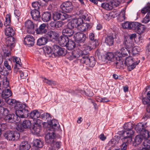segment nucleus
Masks as SVG:
<instances>
[{"mask_svg": "<svg viewBox=\"0 0 150 150\" xmlns=\"http://www.w3.org/2000/svg\"><path fill=\"white\" fill-rule=\"evenodd\" d=\"M14 108L16 110V114L21 118H27L28 117L29 108L23 104L16 102Z\"/></svg>", "mask_w": 150, "mask_h": 150, "instance_id": "obj_1", "label": "nucleus"}, {"mask_svg": "<svg viewBox=\"0 0 150 150\" xmlns=\"http://www.w3.org/2000/svg\"><path fill=\"white\" fill-rule=\"evenodd\" d=\"M143 103L144 105H147L146 110L147 113H145L142 117V119L147 120L150 117V91L148 92L147 96L142 99Z\"/></svg>", "mask_w": 150, "mask_h": 150, "instance_id": "obj_2", "label": "nucleus"}, {"mask_svg": "<svg viewBox=\"0 0 150 150\" xmlns=\"http://www.w3.org/2000/svg\"><path fill=\"white\" fill-rule=\"evenodd\" d=\"M4 136V137L9 141H16L19 138V133L16 131L8 130L5 132Z\"/></svg>", "mask_w": 150, "mask_h": 150, "instance_id": "obj_3", "label": "nucleus"}, {"mask_svg": "<svg viewBox=\"0 0 150 150\" xmlns=\"http://www.w3.org/2000/svg\"><path fill=\"white\" fill-rule=\"evenodd\" d=\"M122 54L120 52H115V60L114 62L115 63L116 67L117 69H122L124 68L125 66V62L121 57Z\"/></svg>", "mask_w": 150, "mask_h": 150, "instance_id": "obj_4", "label": "nucleus"}, {"mask_svg": "<svg viewBox=\"0 0 150 150\" xmlns=\"http://www.w3.org/2000/svg\"><path fill=\"white\" fill-rule=\"evenodd\" d=\"M124 62L125 66H127L128 70L129 71H130L134 69L136 66L139 64L140 62V60H139L134 62L132 57H129L127 58Z\"/></svg>", "mask_w": 150, "mask_h": 150, "instance_id": "obj_5", "label": "nucleus"}, {"mask_svg": "<svg viewBox=\"0 0 150 150\" xmlns=\"http://www.w3.org/2000/svg\"><path fill=\"white\" fill-rule=\"evenodd\" d=\"M85 51H82L79 48L69 53V56L67 58L69 60H72L74 59L79 58V59L80 60L83 56H84L85 54Z\"/></svg>", "mask_w": 150, "mask_h": 150, "instance_id": "obj_6", "label": "nucleus"}, {"mask_svg": "<svg viewBox=\"0 0 150 150\" xmlns=\"http://www.w3.org/2000/svg\"><path fill=\"white\" fill-rule=\"evenodd\" d=\"M80 61L82 64H85L91 67L94 66L96 63V61L93 57H88L86 54L83 56L80 59Z\"/></svg>", "mask_w": 150, "mask_h": 150, "instance_id": "obj_7", "label": "nucleus"}, {"mask_svg": "<svg viewBox=\"0 0 150 150\" xmlns=\"http://www.w3.org/2000/svg\"><path fill=\"white\" fill-rule=\"evenodd\" d=\"M111 31H109L105 37V42L106 45L109 46H112L114 44V39L115 38V33L111 29Z\"/></svg>", "mask_w": 150, "mask_h": 150, "instance_id": "obj_8", "label": "nucleus"}, {"mask_svg": "<svg viewBox=\"0 0 150 150\" xmlns=\"http://www.w3.org/2000/svg\"><path fill=\"white\" fill-rule=\"evenodd\" d=\"M136 34L135 33L125 37L124 40V45H126L127 47L129 49L132 48L133 46H134L133 40L136 38Z\"/></svg>", "mask_w": 150, "mask_h": 150, "instance_id": "obj_9", "label": "nucleus"}, {"mask_svg": "<svg viewBox=\"0 0 150 150\" xmlns=\"http://www.w3.org/2000/svg\"><path fill=\"white\" fill-rule=\"evenodd\" d=\"M52 51L54 55L64 56L66 53V50L63 47L58 45H54L52 47Z\"/></svg>", "mask_w": 150, "mask_h": 150, "instance_id": "obj_10", "label": "nucleus"}, {"mask_svg": "<svg viewBox=\"0 0 150 150\" xmlns=\"http://www.w3.org/2000/svg\"><path fill=\"white\" fill-rule=\"evenodd\" d=\"M124 129L126 130V137H132L134 133V131L132 130L133 128V125L131 122L125 123L123 126Z\"/></svg>", "mask_w": 150, "mask_h": 150, "instance_id": "obj_11", "label": "nucleus"}, {"mask_svg": "<svg viewBox=\"0 0 150 150\" xmlns=\"http://www.w3.org/2000/svg\"><path fill=\"white\" fill-rule=\"evenodd\" d=\"M60 8L63 11L70 13L73 10V6L71 2L67 1L62 4L60 6Z\"/></svg>", "mask_w": 150, "mask_h": 150, "instance_id": "obj_12", "label": "nucleus"}, {"mask_svg": "<svg viewBox=\"0 0 150 150\" xmlns=\"http://www.w3.org/2000/svg\"><path fill=\"white\" fill-rule=\"evenodd\" d=\"M21 117L13 114H9L6 115L4 118L6 122L10 123H13L16 121H19Z\"/></svg>", "mask_w": 150, "mask_h": 150, "instance_id": "obj_13", "label": "nucleus"}, {"mask_svg": "<svg viewBox=\"0 0 150 150\" xmlns=\"http://www.w3.org/2000/svg\"><path fill=\"white\" fill-rule=\"evenodd\" d=\"M75 40L76 42L83 43L87 38L86 35L83 33L78 32L74 35Z\"/></svg>", "mask_w": 150, "mask_h": 150, "instance_id": "obj_14", "label": "nucleus"}, {"mask_svg": "<svg viewBox=\"0 0 150 150\" xmlns=\"http://www.w3.org/2000/svg\"><path fill=\"white\" fill-rule=\"evenodd\" d=\"M99 45V43L98 40H96L95 41L92 42H89L88 43L84 45V50L88 51V52L89 51H91L92 49L95 48L96 47L98 46Z\"/></svg>", "mask_w": 150, "mask_h": 150, "instance_id": "obj_15", "label": "nucleus"}, {"mask_svg": "<svg viewBox=\"0 0 150 150\" xmlns=\"http://www.w3.org/2000/svg\"><path fill=\"white\" fill-rule=\"evenodd\" d=\"M122 139L123 143L121 146V149H117L115 150H126L128 144L132 142V138L125 136V137Z\"/></svg>", "mask_w": 150, "mask_h": 150, "instance_id": "obj_16", "label": "nucleus"}, {"mask_svg": "<svg viewBox=\"0 0 150 150\" xmlns=\"http://www.w3.org/2000/svg\"><path fill=\"white\" fill-rule=\"evenodd\" d=\"M55 135L54 132H48L45 137V142L48 144L52 145L55 142Z\"/></svg>", "mask_w": 150, "mask_h": 150, "instance_id": "obj_17", "label": "nucleus"}, {"mask_svg": "<svg viewBox=\"0 0 150 150\" xmlns=\"http://www.w3.org/2000/svg\"><path fill=\"white\" fill-rule=\"evenodd\" d=\"M35 31L37 34L42 35L47 32L46 25L45 23H42L40 25L39 27L36 29Z\"/></svg>", "mask_w": 150, "mask_h": 150, "instance_id": "obj_18", "label": "nucleus"}, {"mask_svg": "<svg viewBox=\"0 0 150 150\" xmlns=\"http://www.w3.org/2000/svg\"><path fill=\"white\" fill-rule=\"evenodd\" d=\"M45 35L49 40L57 39L59 36L57 32L51 30L48 31Z\"/></svg>", "mask_w": 150, "mask_h": 150, "instance_id": "obj_19", "label": "nucleus"}, {"mask_svg": "<svg viewBox=\"0 0 150 150\" xmlns=\"http://www.w3.org/2000/svg\"><path fill=\"white\" fill-rule=\"evenodd\" d=\"M24 42L29 47L32 46L34 45L35 39L33 36L27 35L24 38Z\"/></svg>", "mask_w": 150, "mask_h": 150, "instance_id": "obj_20", "label": "nucleus"}, {"mask_svg": "<svg viewBox=\"0 0 150 150\" xmlns=\"http://www.w3.org/2000/svg\"><path fill=\"white\" fill-rule=\"evenodd\" d=\"M91 27V26L89 23L83 22L79 26L78 29L80 31L83 32L90 29Z\"/></svg>", "mask_w": 150, "mask_h": 150, "instance_id": "obj_21", "label": "nucleus"}, {"mask_svg": "<svg viewBox=\"0 0 150 150\" xmlns=\"http://www.w3.org/2000/svg\"><path fill=\"white\" fill-rule=\"evenodd\" d=\"M37 10H33L31 11L30 13L32 18L36 21L40 20L41 17L40 11Z\"/></svg>", "mask_w": 150, "mask_h": 150, "instance_id": "obj_22", "label": "nucleus"}, {"mask_svg": "<svg viewBox=\"0 0 150 150\" xmlns=\"http://www.w3.org/2000/svg\"><path fill=\"white\" fill-rule=\"evenodd\" d=\"M51 17L52 14L50 12H44L42 14L41 18L44 22H47L50 21Z\"/></svg>", "mask_w": 150, "mask_h": 150, "instance_id": "obj_23", "label": "nucleus"}, {"mask_svg": "<svg viewBox=\"0 0 150 150\" xmlns=\"http://www.w3.org/2000/svg\"><path fill=\"white\" fill-rule=\"evenodd\" d=\"M12 95V92L9 88L3 89L1 93L2 98L6 100Z\"/></svg>", "mask_w": 150, "mask_h": 150, "instance_id": "obj_24", "label": "nucleus"}, {"mask_svg": "<svg viewBox=\"0 0 150 150\" xmlns=\"http://www.w3.org/2000/svg\"><path fill=\"white\" fill-rule=\"evenodd\" d=\"M56 121L54 120H50L47 122L48 124L50 125V129H52L54 131L57 130L59 129L57 124L56 122Z\"/></svg>", "mask_w": 150, "mask_h": 150, "instance_id": "obj_25", "label": "nucleus"}, {"mask_svg": "<svg viewBox=\"0 0 150 150\" xmlns=\"http://www.w3.org/2000/svg\"><path fill=\"white\" fill-rule=\"evenodd\" d=\"M40 113L38 110H35L31 111L30 114L29 113L28 116L30 115L31 118L36 120L40 117Z\"/></svg>", "mask_w": 150, "mask_h": 150, "instance_id": "obj_26", "label": "nucleus"}, {"mask_svg": "<svg viewBox=\"0 0 150 150\" xmlns=\"http://www.w3.org/2000/svg\"><path fill=\"white\" fill-rule=\"evenodd\" d=\"M30 147V145L28 144L27 141H24L20 144L19 149V150H28Z\"/></svg>", "mask_w": 150, "mask_h": 150, "instance_id": "obj_27", "label": "nucleus"}, {"mask_svg": "<svg viewBox=\"0 0 150 150\" xmlns=\"http://www.w3.org/2000/svg\"><path fill=\"white\" fill-rule=\"evenodd\" d=\"M47 38L46 35H45L44 37H42L39 38L37 41V45L41 46L46 44L49 41Z\"/></svg>", "mask_w": 150, "mask_h": 150, "instance_id": "obj_28", "label": "nucleus"}, {"mask_svg": "<svg viewBox=\"0 0 150 150\" xmlns=\"http://www.w3.org/2000/svg\"><path fill=\"white\" fill-rule=\"evenodd\" d=\"M69 39L67 36H61L59 39V43L62 46H65L67 45Z\"/></svg>", "mask_w": 150, "mask_h": 150, "instance_id": "obj_29", "label": "nucleus"}, {"mask_svg": "<svg viewBox=\"0 0 150 150\" xmlns=\"http://www.w3.org/2000/svg\"><path fill=\"white\" fill-rule=\"evenodd\" d=\"M74 33L73 30L71 29L67 28L64 29L62 30V34L64 36L71 37Z\"/></svg>", "mask_w": 150, "mask_h": 150, "instance_id": "obj_30", "label": "nucleus"}, {"mask_svg": "<svg viewBox=\"0 0 150 150\" xmlns=\"http://www.w3.org/2000/svg\"><path fill=\"white\" fill-rule=\"evenodd\" d=\"M15 39L13 37H10L9 39H8L6 41V46L5 47H8L9 48H12L13 47L15 43Z\"/></svg>", "mask_w": 150, "mask_h": 150, "instance_id": "obj_31", "label": "nucleus"}, {"mask_svg": "<svg viewBox=\"0 0 150 150\" xmlns=\"http://www.w3.org/2000/svg\"><path fill=\"white\" fill-rule=\"evenodd\" d=\"M5 34L9 37H13L15 34V32L11 27L7 28L5 30Z\"/></svg>", "mask_w": 150, "mask_h": 150, "instance_id": "obj_32", "label": "nucleus"}, {"mask_svg": "<svg viewBox=\"0 0 150 150\" xmlns=\"http://www.w3.org/2000/svg\"><path fill=\"white\" fill-rule=\"evenodd\" d=\"M33 146L36 147L41 148L43 146L42 142L41 140L36 139H34L33 142Z\"/></svg>", "mask_w": 150, "mask_h": 150, "instance_id": "obj_33", "label": "nucleus"}, {"mask_svg": "<svg viewBox=\"0 0 150 150\" xmlns=\"http://www.w3.org/2000/svg\"><path fill=\"white\" fill-rule=\"evenodd\" d=\"M126 47H122L121 48V52H120L122 54V57H121L123 58V57H124L125 56H127L128 54H129L130 52V49L127 48L126 46L125 45Z\"/></svg>", "mask_w": 150, "mask_h": 150, "instance_id": "obj_34", "label": "nucleus"}, {"mask_svg": "<svg viewBox=\"0 0 150 150\" xmlns=\"http://www.w3.org/2000/svg\"><path fill=\"white\" fill-rule=\"evenodd\" d=\"M8 110L6 108L0 107V119L3 117V116H6L8 114Z\"/></svg>", "mask_w": 150, "mask_h": 150, "instance_id": "obj_35", "label": "nucleus"}, {"mask_svg": "<svg viewBox=\"0 0 150 150\" xmlns=\"http://www.w3.org/2000/svg\"><path fill=\"white\" fill-rule=\"evenodd\" d=\"M76 44L75 42L71 40H69L67 42L66 47L67 49L69 50H71L74 49L75 47Z\"/></svg>", "mask_w": 150, "mask_h": 150, "instance_id": "obj_36", "label": "nucleus"}, {"mask_svg": "<svg viewBox=\"0 0 150 150\" xmlns=\"http://www.w3.org/2000/svg\"><path fill=\"white\" fill-rule=\"evenodd\" d=\"M101 7L103 8L110 10L112 8V4L110 1L108 2H105L101 4Z\"/></svg>", "mask_w": 150, "mask_h": 150, "instance_id": "obj_37", "label": "nucleus"}, {"mask_svg": "<svg viewBox=\"0 0 150 150\" xmlns=\"http://www.w3.org/2000/svg\"><path fill=\"white\" fill-rule=\"evenodd\" d=\"M105 59L108 61L112 62H115V55L111 52H108L107 53Z\"/></svg>", "mask_w": 150, "mask_h": 150, "instance_id": "obj_38", "label": "nucleus"}, {"mask_svg": "<svg viewBox=\"0 0 150 150\" xmlns=\"http://www.w3.org/2000/svg\"><path fill=\"white\" fill-rule=\"evenodd\" d=\"M40 118L47 122L51 119L50 114L48 113H44L41 115Z\"/></svg>", "mask_w": 150, "mask_h": 150, "instance_id": "obj_39", "label": "nucleus"}, {"mask_svg": "<svg viewBox=\"0 0 150 150\" xmlns=\"http://www.w3.org/2000/svg\"><path fill=\"white\" fill-rule=\"evenodd\" d=\"M145 128L144 124L143 125L141 123H138L135 127V129L137 132L140 133Z\"/></svg>", "mask_w": 150, "mask_h": 150, "instance_id": "obj_40", "label": "nucleus"}, {"mask_svg": "<svg viewBox=\"0 0 150 150\" xmlns=\"http://www.w3.org/2000/svg\"><path fill=\"white\" fill-rule=\"evenodd\" d=\"M11 48H9L8 47H5L3 49L4 57L5 58L9 57L11 55Z\"/></svg>", "mask_w": 150, "mask_h": 150, "instance_id": "obj_41", "label": "nucleus"}, {"mask_svg": "<svg viewBox=\"0 0 150 150\" xmlns=\"http://www.w3.org/2000/svg\"><path fill=\"white\" fill-rule=\"evenodd\" d=\"M144 147L141 150H149L150 149V140L146 139L143 142Z\"/></svg>", "mask_w": 150, "mask_h": 150, "instance_id": "obj_42", "label": "nucleus"}, {"mask_svg": "<svg viewBox=\"0 0 150 150\" xmlns=\"http://www.w3.org/2000/svg\"><path fill=\"white\" fill-rule=\"evenodd\" d=\"M76 27L78 28L79 26H80L83 22V20L81 18H77L74 19L72 20Z\"/></svg>", "mask_w": 150, "mask_h": 150, "instance_id": "obj_43", "label": "nucleus"}, {"mask_svg": "<svg viewBox=\"0 0 150 150\" xmlns=\"http://www.w3.org/2000/svg\"><path fill=\"white\" fill-rule=\"evenodd\" d=\"M22 125L25 129L29 128L31 126L32 123L30 120H25L23 121Z\"/></svg>", "mask_w": 150, "mask_h": 150, "instance_id": "obj_44", "label": "nucleus"}, {"mask_svg": "<svg viewBox=\"0 0 150 150\" xmlns=\"http://www.w3.org/2000/svg\"><path fill=\"white\" fill-rule=\"evenodd\" d=\"M32 6L33 7L35 8L34 10H37L38 11H41L42 6L39 2L35 1L33 2L32 3Z\"/></svg>", "mask_w": 150, "mask_h": 150, "instance_id": "obj_45", "label": "nucleus"}, {"mask_svg": "<svg viewBox=\"0 0 150 150\" xmlns=\"http://www.w3.org/2000/svg\"><path fill=\"white\" fill-rule=\"evenodd\" d=\"M145 28H146L144 25L139 23L136 32L139 34H141L144 32Z\"/></svg>", "mask_w": 150, "mask_h": 150, "instance_id": "obj_46", "label": "nucleus"}, {"mask_svg": "<svg viewBox=\"0 0 150 150\" xmlns=\"http://www.w3.org/2000/svg\"><path fill=\"white\" fill-rule=\"evenodd\" d=\"M25 27L28 29H33L34 25L33 23L30 20H28L25 22Z\"/></svg>", "mask_w": 150, "mask_h": 150, "instance_id": "obj_47", "label": "nucleus"}, {"mask_svg": "<svg viewBox=\"0 0 150 150\" xmlns=\"http://www.w3.org/2000/svg\"><path fill=\"white\" fill-rule=\"evenodd\" d=\"M144 138L142 134L137 135L135 137V142L137 145L140 144L143 140Z\"/></svg>", "mask_w": 150, "mask_h": 150, "instance_id": "obj_48", "label": "nucleus"}, {"mask_svg": "<svg viewBox=\"0 0 150 150\" xmlns=\"http://www.w3.org/2000/svg\"><path fill=\"white\" fill-rule=\"evenodd\" d=\"M140 133L143 136V137L146 139L149 138L150 136V132L145 128Z\"/></svg>", "mask_w": 150, "mask_h": 150, "instance_id": "obj_49", "label": "nucleus"}, {"mask_svg": "<svg viewBox=\"0 0 150 150\" xmlns=\"http://www.w3.org/2000/svg\"><path fill=\"white\" fill-rule=\"evenodd\" d=\"M139 25V23L137 22H133L131 23V24L130 25V29L132 30H134L135 31H137V27Z\"/></svg>", "mask_w": 150, "mask_h": 150, "instance_id": "obj_50", "label": "nucleus"}, {"mask_svg": "<svg viewBox=\"0 0 150 150\" xmlns=\"http://www.w3.org/2000/svg\"><path fill=\"white\" fill-rule=\"evenodd\" d=\"M150 12V3H148L141 10L142 13L145 14L147 12Z\"/></svg>", "mask_w": 150, "mask_h": 150, "instance_id": "obj_51", "label": "nucleus"}, {"mask_svg": "<svg viewBox=\"0 0 150 150\" xmlns=\"http://www.w3.org/2000/svg\"><path fill=\"white\" fill-rule=\"evenodd\" d=\"M61 13L60 12H56L53 14L52 17L54 21H56L61 19Z\"/></svg>", "mask_w": 150, "mask_h": 150, "instance_id": "obj_52", "label": "nucleus"}, {"mask_svg": "<svg viewBox=\"0 0 150 150\" xmlns=\"http://www.w3.org/2000/svg\"><path fill=\"white\" fill-rule=\"evenodd\" d=\"M150 21V12L148 13L147 15L142 21V23H146Z\"/></svg>", "mask_w": 150, "mask_h": 150, "instance_id": "obj_53", "label": "nucleus"}, {"mask_svg": "<svg viewBox=\"0 0 150 150\" xmlns=\"http://www.w3.org/2000/svg\"><path fill=\"white\" fill-rule=\"evenodd\" d=\"M9 77H6L4 79V81L3 82V84L4 87L5 88H7L9 84Z\"/></svg>", "mask_w": 150, "mask_h": 150, "instance_id": "obj_54", "label": "nucleus"}, {"mask_svg": "<svg viewBox=\"0 0 150 150\" xmlns=\"http://www.w3.org/2000/svg\"><path fill=\"white\" fill-rule=\"evenodd\" d=\"M7 100H6L7 103L9 104L10 105H13V106H15V105L16 104L17 102H16V100L14 99H11L8 98L7 99Z\"/></svg>", "mask_w": 150, "mask_h": 150, "instance_id": "obj_55", "label": "nucleus"}, {"mask_svg": "<svg viewBox=\"0 0 150 150\" xmlns=\"http://www.w3.org/2000/svg\"><path fill=\"white\" fill-rule=\"evenodd\" d=\"M67 28L73 30L74 28H76L73 20L68 23L67 25Z\"/></svg>", "mask_w": 150, "mask_h": 150, "instance_id": "obj_56", "label": "nucleus"}, {"mask_svg": "<svg viewBox=\"0 0 150 150\" xmlns=\"http://www.w3.org/2000/svg\"><path fill=\"white\" fill-rule=\"evenodd\" d=\"M13 60L14 61H15L16 62L14 68H16L18 69L19 68L18 67L21 66L19 62V60H20V59L18 57H16Z\"/></svg>", "mask_w": 150, "mask_h": 150, "instance_id": "obj_57", "label": "nucleus"}, {"mask_svg": "<svg viewBox=\"0 0 150 150\" xmlns=\"http://www.w3.org/2000/svg\"><path fill=\"white\" fill-rule=\"evenodd\" d=\"M130 24L131 23L129 22H126L122 24V26L124 29H130V27H131L130 25Z\"/></svg>", "mask_w": 150, "mask_h": 150, "instance_id": "obj_58", "label": "nucleus"}, {"mask_svg": "<svg viewBox=\"0 0 150 150\" xmlns=\"http://www.w3.org/2000/svg\"><path fill=\"white\" fill-rule=\"evenodd\" d=\"M70 17V16L65 13H61V20H64Z\"/></svg>", "mask_w": 150, "mask_h": 150, "instance_id": "obj_59", "label": "nucleus"}, {"mask_svg": "<svg viewBox=\"0 0 150 150\" xmlns=\"http://www.w3.org/2000/svg\"><path fill=\"white\" fill-rule=\"evenodd\" d=\"M130 51H131V53L133 56L138 54L139 53V52L137 50V48L135 47H133V46L132 48H130Z\"/></svg>", "mask_w": 150, "mask_h": 150, "instance_id": "obj_60", "label": "nucleus"}, {"mask_svg": "<svg viewBox=\"0 0 150 150\" xmlns=\"http://www.w3.org/2000/svg\"><path fill=\"white\" fill-rule=\"evenodd\" d=\"M55 24V28L57 29L62 27L64 23L61 21H57L56 22Z\"/></svg>", "mask_w": 150, "mask_h": 150, "instance_id": "obj_61", "label": "nucleus"}, {"mask_svg": "<svg viewBox=\"0 0 150 150\" xmlns=\"http://www.w3.org/2000/svg\"><path fill=\"white\" fill-rule=\"evenodd\" d=\"M4 66L8 70H11V66L8 61L6 60L4 62Z\"/></svg>", "mask_w": 150, "mask_h": 150, "instance_id": "obj_62", "label": "nucleus"}, {"mask_svg": "<svg viewBox=\"0 0 150 150\" xmlns=\"http://www.w3.org/2000/svg\"><path fill=\"white\" fill-rule=\"evenodd\" d=\"M43 81L45 83H46L47 84L49 85H51L52 84H54V82L53 81L49 80L46 78H45L43 80Z\"/></svg>", "mask_w": 150, "mask_h": 150, "instance_id": "obj_63", "label": "nucleus"}, {"mask_svg": "<svg viewBox=\"0 0 150 150\" xmlns=\"http://www.w3.org/2000/svg\"><path fill=\"white\" fill-rule=\"evenodd\" d=\"M11 22V18L9 16H8V17H6V21L4 23V25L6 26H7L10 25Z\"/></svg>", "mask_w": 150, "mask_h": 150, "instance_id": "obj_64", "label": "nucleus"}]
</instances>
